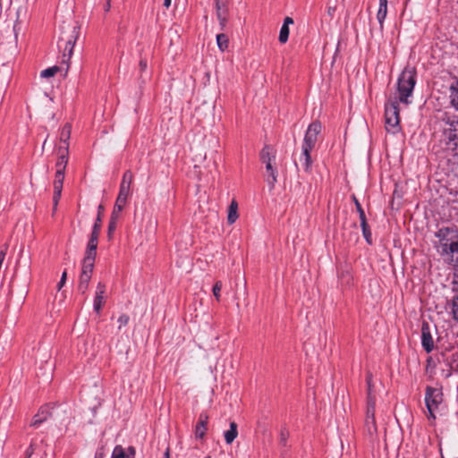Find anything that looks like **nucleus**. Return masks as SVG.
<instances>
[{
	"label": "nucleus",
	"mask_w": 458,
	"mask_h": 458,
	"mask_svg": "<svg viewBox=\"0 0 458 458\" xmlns=\"http://www.w3.org/2000/svg\"><path fill=\"white\" fill-rule=\"evenodd\" d=\"M416 70L407 66L403 69L397 80L396 93L390 96L385 105L386 130L396 133L400 130V103L408 106L409 99L416 85Z\"/></svg>",
	"instance_id": "obj_1"
},
{
	"label": "nucleus",
	"mask_w": 458,
	"mask_h": 458,
	"mask_svg": "<svg viewBox=\"0 0 458 458\" xmlns=\"http://www.w3.org/2000/svg\"><path fill=\"white\" fill-rule=\"evenodd\" d=\"M436 237L437 252L448 264L458 267V231L444 227L436 233Z\"/></svg>",
	"instance_id": "obj_2"
},
{
	"label": "nucleus",
	"mask_w": 458,
	"mask_h": 458,
	"mask_svg": "<svg viewBox=\"0 0 458 458\" xmlns=\"http://www.w3.org/2000/svg\"><path fill=\"white\" fill-rule=\"evenodd\" d=\"M440 142L446 150H458V116H445L443 119V131Z\"/></svg>",
	"instance_id": "obj_3"
},
{
	"label": "nucleus",
	"mask_w": 458,
	"mask_h": 458,
	"mask_svg": "<svg viewBox=\"0 0 458 458\" xmlns=\"http://www.w3.org/2000/svg\"><path fill=\"white\" fill-rule=\"evenodd\" d=\"M320 131L321 123L319 122L311 123L306 131L302 143L301 154V158H304V170L306 172H310L311 169L312 160L310 157V151L314 148Z\"/></svg>",
	"instance_id": "obj_4"
},
{
	"label": "nucleus",
	"mask_w": 458,
	"mask_h": 458,
	"mask_svg": "<svg viewBox=\"0 0 458 458\" xmlns=\"http://www.w3.org/2000/svg\"><path fill=\"white\" fill-rule=\"evenodd\" d=\"M275 154L271 147L266 145L260 152V159L266 165V170L267 173V182L270 188H274L277 181V173L276 168L273 167V161H275Z\"/></svg>",
	"instance_id": "obj_5"
},
{
	"label": "nucleus",
	"mask_w": 458,
	"mask_h": 458,
	"mask_svg": "<svg viewBox=\"0 0 458 458\" xmlns=\"http://www.w3.org/2000/svg\"><path fill=\"white\" fill-rule=\"evenodd\" d=\"M443 401L442 391L438 388L428 386L425 393V403L428 411V419H435L434 411Z\"/></svg>",
	"instance_id": "obj_6"
},
{
	"label": "nucleus",
	"mask_w": 458,
	"mask_h": 458,
	"mask_svg": "<svg viewBox=\"0 0 458 458\" xmlns=\"http://www.w3.org/2000/svg\"><path fill=\"white\" fill-rule=\"evenodd\" d=\"M80 28L78 26H72V31L66 38L62 37L61 40H65V47L63 54V62H69L73 52L74 45L79 37Z\"/></svg>",
	"instance_id": "obj_7"
},
{
	"label": "nucleus",
	"mask_w": 458,
	"mask_h": 458,
	"mask_svg": "<svg viewBox=\"0 0 458 458\" xmlns=\"http://www.w3.org/2000/svg\"><path fill=\"white\" fill-rule=\"evenodd\" d=\"M375 409L376 406H373L372 402H370L369 405H367L365 428L370 437H375L377 434V428L375 419Z\"/></svg>",
	"instance_id": "obj_8"
},
{
	"label": "nucleus",
	"mask_w": 458,
	"mask_h": 458,
	"mask_svg": "<svg viewBox=\"0 0 458 458\" xmlns=\"http://www.w3.org/2000/svg\"><path fill=\"white\" fill-rule=\"evenodd\" d=\"M65 172L56 171L55 180L53 182L54 195H53V206L54 211L56 209L59 200L62 196L63 184L64 180Z\"/></svg>",
	"instance_id": "obj_9"
},
{
	"label": "nucleus",
	"mask_w": 458,
	"mask_h": 458,
	"mask_svg": "<svg viewBox=\"0 0 458 458\" xmlns=\"http://www.w3.org/2000/svg\"><path fill=\"white\" fill-rule=\"evenodd\" d=\"M421 344L424 350L429 353L434 349V341L431 335L428 323L423 322L421 327Z\"/></svg>",
	"instance_id": "obj_10"
},
{
	"label": "nucleus",
	"mask_w": 458,
	"mask_h": 458,
	"mask_svg": "<svg viewBox=\"0 0 458 458\" xmlns=\"http://www.w3.org/2000/svg\"><path fill=\"white\" fill-rule=\"evenodd\" d=\"M133 181V174L130 170H127L123 175L120 184V190L117 197L128 199L131 193V185Z\"/></svg>",
	"instance_id": "obj_11"
},
{
	"label": "nucleus",
	"mask_w": 458,
	"mask_h": 458,
	"mask_svg": "<svg viewBox=\"0 0 458 458\" xmlns=\"http://www.w3.org/2000/svg\"><path fill=\"white\" fill-rule=\"evenodd\" d=\"M216 1V16L219 21L220 26L224 29L226 25L228 19V8L226 0H215Z\"/></svg>",
	"instance_id": "obj_12"
},
{
	"label": "nucleus",
	"mask_w": 458,
	"mask_h": 458,
	"mask_svg": "<svg viewBox=\"0 0 458 458\" xmlns=\"http://www.w3.org/2000/svg\"><path fill=\"white\" fill-rule=\"evenodd\" d=\"M56 154V171L65 172V168L69 159V150L66 149V146L57 147Z\"/></svg>",
	"instance_id": "obj_13"
},
{
	"label": "nucleus",
	"mask_w": 458,
	"mask_h": 458,
	"mask_svg": "<svg viewBox=\"0 0 458 458\" xmlns=\"http://www.w3.org/2000/svg\"><path fill=\"white\" fill-rule=\"evenodd\" d=\"M105 293H106V285H105V284L99 282L97 286L96 294H95V298H94V303H93L94 310L97 313L100 312L102 306L104 304Z\"/></svg>",
	"instance_id": "obj_14"
},
{
	"label": "nucleus",
	"mask_w": 458,
	"mask_h": 458,
	"mask_svg": "<svg viewBox=\"0 0 458 458\" xmlns=\"http://www.w3.org/2000/svg\"><path fill=\"white\" fill-rule=\"evenodd\" d=\"M208 423V416L207 413L202 412L199 414V421L195 426V437L196 438H203L206 435L207 426Z\"/></svg>",
	"instance_id": "obj_15"
},
{
	"label": "nucleus",
	"mask_w": 458,
	"mask_h": 458,
	"mask_svg": "<svg viewBox=\"0 0 458 458\" xmlns=\"http://www.w3.org/2000/svg\"><path fill=\"white\" fill-rule=\"evenodd\" d=\"M51 416V411L48 406H42L38 413L33 417L31 426L38 427L46 421Z\"/></svg>",
	"instance_id": "obj_16"
},
{
	"label": "nucleus",
	"mask_w": 458,
	"mask_h": 458,
	"mask_svg": "<svg viewBox=\"0 0 458 458\" xmlns=\"http://www.w3.org/2000/svg\"><path fill=\"white\" fill-rule=\"evenodd\" d=\"M292 24H293V19L289 16L285 17L279 32L278 40L281 44H284L287 42L289 38V25Z\"/></svg>",
	"instance_id": "obj_17"
},
{
	"label": "nucleus",
	"mask_w": 458,
	"mask_h": 458,
	"mask_svg": "<svg viewBox=\"0 0 458 458\" xmlns=\"http://www.w3.org/2000/svg\"><path fill=\"white\" fill-rule=\"evenodd\" d=\"M71 131H72L71 124L65 123L60 132L58 147L66 146V149L69 150V140L71 137Z\"/></svg>",
	"instance_id": "obj_18"
},
{
	"label": "nucleus",
	"mask_w": 458,
	"mask_h": 458,
	"mask_svg": "<svg viewBox=\"0 0 458 458\" xmlns=\"http://www.w3.org/2000/svg\"><path fill=\"white\" fill-rule=\"evenodd\" d=\"M238 203L235 199H233L228 207L227 212V223L233 225L238 219Z\"/></svg>",
	"instance_id": "obj_19"
},
{
	"label": "nucleus",
	"mask_w": 458,
	"mask_h": 458,
	"mask_svg": "<svg viewBox=\"0 0 458 458\" xmlns=\"http://www.w3.org/2000/svg\"><path fill=\"white\" fill-rule=\"evenodd\" d=\"M96 257L84 256L82 260L81 273L83 275L91 276L94 268Z\"/></svg>",
	"instance_id": "obj_20"
},
{
	"label": "nucleus",
	"mask_w": 458,
	"mask_h": 458,
	"mask_svg": "<svg viewBox=\"0 0 458 458\" xmlns=\"http://www.w3.org/2000/svg\"><path fill=\"white\" fill-rule=\"evenodd\" d=\"M387 0H379V7L377 13V19L380 24V28H383L384 21L387 14Z\"/></svg>",
	"instance_id": "obj_21"
},
{
	"label": "nucleus",
	"mask_w": 458,
	"mask_h": 458,
	"mask_svg": "<svg viewBox=\"0 0 458 458\" xmlns=\"http://www.w3.org/2000/svg\"><path fill=\"white\" fill-rule=\"evenodd\" d=\"M238 436L237 424L234 421L230 423V428L225 432V443L230 445Z\"/></svg>",
	"instance_id": "obj_22"
},
{
	"label": "nucleus",
	"mask_w": 458,
	"mask_h": 458,
	"mask_svg": "<svg viewBox=\"0 0 458 458\" xmlns=\"http://www.w3.org/2000/svg\"><path fill=\"white\" fill-rule=\"evenodd\" d=\"M127 199H123L122 197H117L114 210L112 212L111 217L114 219H118L120 213L123 211L124 206L126 205Z\"/></svg>",
	"instance_id": "obj_23"
},
{
	"label": "nucleus",
	"mask_w": 458,
	"mask_h": 458,
	"mask_svg": "<svg viewBox=\"0 0 458 458\" xmlns=\"http://www.w3.org/2000/svg\"><path fill=\"white\" fill-rule=\"evenodd\" d=\"M367 381V405H369L370 402L373 403V406H376V397L372 392V374L369 372L366 377Z\"/></svg>",
	"instance_id": "obj_24"
},
{
	"label": "nucleus",
	"mask_w": 458,
	"mask_h": 458,
	"mask_svg": "<svg viewBox=\"0 0 458 458\" xmlns=\"http://www.w3.org/2000/svg\"><path fill=\"white\" fill-rule=\"evenodd\" d=\"M90 279H91V276H87L86 274L85 275L81 274L80 281H79V284H78V290L82 294H84L87 292Z\"/></svg>",
	"instance_id": "obj_25"
},
{
	"label": "nucleus",
	"mask_w": 458,
	"mask_h": 458,
	"mask_svg": "<svg viewBox=\"0 0 458 458\" xmlns=\"http://www.w3.org/2000/svg\"><path fill=\"white\" fill-rule=\"evenodd\" d=\"M216 43L218 48L221 51H225V49H227L229 45L228 37L224 33L216 35Z\"/></svg>",
	"instance_id": "obj_26"
},
{
	"label": "nucleus",
	"mask_w": 458,
	"mask_h": 458,
	"mask_svg": "<svg viewBox=\"0 0 458 458\" xmlns=\"http://www.w3.org/2000/svg\"><path fill=\"white\" fill-rule=\"evenodd\" d=\"M98 242H97V241L89 239V242L87 244V249H86V251H85V256L96 257Z\"/></svg>",
	"instance_id": "obj_27"
},
{
	"label": "nucleus",
	"mask_w": 458,
	"mask_h": 458,
	"mask_svg": "<svg viewBox=\"0 0 458 458\" xmlns=\"http://www.w3.org/2000/svg\"><path fill=\"white\" fill-rule=\"evenodd\" d=\"M451 104L458 110V81L451 87Z\"/></svg>",
	"instance_id": "obj_28"
},
{
	"label": "nucleus",
	"mask_w": 458,
	"mask_h": 458,
	"mask_svg": "<svg viewBox=\"0 0 458 458\" xmlns=\"http://www.w3.org/2000/svg\"><path fill=\"white\" fill-rule=\"evenodd\" d=\"M360 226L362 229L363 236L367 242L371 243V232L369 230V225L367 224V219L360 221Z\"/></svg>",
	"instance_id": "obj_29"
},
{
	"label": "nucleus",
	"mask_w": 458,
	"mask_h": 458,
	"mask_svg": "<svg viewBox=\"0 0 458 458\" xmlns=\"http://www.w3.org/2000/svg\"><path fill=\"white\" fill-rule=\"evenodd\" d=\"M59 70L60 69L58 66H52V67L43 70L40 72V76L42 78H50V77L55 76Z\"/></svg>",
	"instance_id": "obj_30"
},
{
	"label": "nucleus",
	"mask_w": 458,
	"mask_h": 458,
	"mask_svg": "<svg viewBox=\"0 0 458 458\" xmlns=\"http://www.w3.org/2000/svg\"><path fill=\"white\" fill-rule=\"evenodd\" d=\"M112 458H130L128 454H126L124 449L121 445H116L114 448Z\"/></svg>",
	"instance_id": "obj_31"
},
{
	"label": "nucleus",
	"mask_w": 458,
	"mask_h": 458,
	"mask_svg": "<svg viewBox=\"0 0 458 458\" xmlns=\"http://www.w3.org/2000/svg\"><path fill=\"white\" fill-rule=\"evenodd\" d=\"M289 436H290V434L286 428H281V430H280V444L283 446H285L287 445V440L289 438Z\"/></svg>",
	"instance_id": "obj_32"
},
{
	"label": "nucleus",
	"mask_w": 458,
	"mask_h": 458,
	"mask_svg": "<svg viewBox=\"0 0 458 458\" xmlns=\"http://www.w3.org/2000/svg\"><path fill=\"white\" fill-rule=\"evenodd\" d=\"M452 314L455 320H458V294L452 301Z\"/></svg>",
	"instance_id": "obj_33"
},
{
	"label": "nucleus",
	"mask_w": 458,
	"mask_h": 458,
	"mask_svg": "<svg viewBox=\"0 0 458 458\" xmlns=\"http://www.w3.org/2000/svg\"><path fill=\"white\" fill-rule=\"evenodd\" d=\"M353 200H354V203H355L356 209H357V211L359 213L360 220V221L366 220L365 212H364L360 203L359 202V200L356 199L355 196H353Z\"/></svg>",
	"instance_id": "obj_34"
},
{
	"label": "nucleus",
	"mask_w": 458,
	"mask_h": 458,
	"mask_svg": "<svg viewBox=\"0 0 458 458\" xmlns=\"http://www.w3.org/2000/svg\"><path fill=\"white\" fill-rule=\"evenodd\" d=\"M222 282L221 281H217L216 282V284H214L213 286V294L214 296L216 297V301H219L220 300V292L222 290Z\"/></svg>",
	"instance_id": "obj_35"
},
{
	"label": "nucleus",
	"mask_w": 458,
	"mask_h": 458,
	"mask_svg": "<svg viewBox=\"0 0 458 458\" xmlns=\"http://www.w3.org/2000/svg\"><path fill=\"white\" fill-rule=\"evenodd\" d=\"M130 318L126 314H123L118 318V328L121 329L123 327H125L129 323Z\"/></svg>",
	"instance_id": "obj_36"
},
{
	"label": "nucleus",
	"mask_w": 458,
	"mask_h": 458,
	"mask_svg": "<svg viewBox=\"0 0 458 458\" xmlns=\"http://www.w3.org/2000/svg\"><path fill=\"white\" fill-rule=\"evenodd\" d=\"M103 212H104V206L100 204L98 207V216H97L96 221L94 223V225H98L99 228H101V216H102Z\"/></svg>",
	"instance_id": "obj_37"
},
{
	"label": "nucleus",
	"mask_w": 458,
	"mask_h": 458,
	"mask_svg": "<svg viewBox=\"0 0 458 458\" xmlns=\"http://www.w3.org/2000/svg\"><path fill=\"white\" fill-rule=\"evenodd\" d=\"M99 232L100 228L98 227V225H94L89 239L98 242Z\"/></svg>",
	"instance_id": "obj_38"
},
{
	"label": "nucleus",
	"mask_w": 458,
	"mask_h": 458,
	"mask_svg": "<svg viewBox=\"0 0 458 458\" xmlns=\"http://www.w3.org/2000/svg\"><path fill=\"white\" fill-rule=\"evenodd\" d=\"M38 447V445L34 442H32L30 444V445L29 446V448L26 450V453H25V458H30L34 453H35V449Z\"/></svg>",
	"instance_id": "obj_39"
},
{
	"label": "nucleus",
	"mask_w": 458,
	"mask_h": 458,
	"mask_svg": "<svg viewBox=\"0 0 458 458\" xmlns=\"http://www.w3.org/2000/svg\"><path fill=\"white\" fill-rule=\"evenodd\" d=\"M116 221L117 219H114L111 217L109 225H108V236L111 238L113 232L116 228Z\"/></svg>",
	"instance_id": "obj_40"
},
{
	"label": "nucleus",
	"mask_w": 458,
	"mask_h": 458,
	"mask_svg": "<svg viewBox=\"0 0 458 458\" xmlns=\"http://www.w3.org/2000/svg\"><path fill=\"white\" fill-rule=\"evenodd\" d=\"M66 277H67V273L66 271H64L63 274H62V276H61V279L57 284V290L60 291L63 286L64 285L65 282H66Z\"/></svg>",
	"instance_id": "obj_41"
},
{
	"label": "nucleus",
	"mask_w": 458,
	"mask_h": 458,
	"mask_svg": "<svg viewBox=\"0 0 458 458\" xmlns=\"http://www.w3.org/2000/svg\"><path fill=\"white\" fill-rule=\"evenodd\" d=\"M139 66H140V70L141 72H145L147 67H148L147 60L146 59H140Z\"/></svg>",
	"instance_id": "obj_42"
},
{
	"label": "nucleus",
	"mask_w": 458,
	"mask_h": 458,
	"mask_svg": "<svg viewBox=\"0 0 458 458\" xmlns=\"http://www.w3.org/2000/svg\"><path fill=\"white\" fill-rule=\"evenodd\" d=\"M110 3H111V0H107L106 1V4H105V11L106 12H108L110 10V8H111V4Z\"/></svg>",
	"instance_id": "obj_43"
},
{
	"label": "nucleus",
	"mask_w": 458,
	"mask_h": 458,
	"mask_svg": "<svg viewBox=\"0 0 458 458\" xmlns=\"http://www.w3.org/2000/svg\"><path fill=\"white\" fill-rule=\"evenodd\" d=\"M172 0H164V6L169 8L171 6Z\"/></svg>",
	"instance_id": "obj_44"
},
{
	"label": "nucleus",
	"mask_w": 458,
	"mask_h": 458,
	"mask_svg": "<svg viewBox=\"0 0 458 458\" xmlns=\"http://www.w3.org/2000/svg\"><path fill=\"white\" fill-rule=\"evenodd\" d=\"M128 451L130 452V454H131V455H134V454H135V449H134L133 447H131H131H129V448H128Z\"/></svg>",
	"instance_id": "obj_45"
},
{
	"label": "nucleus",
	"mask_w": 458,
	"mask_h": 458,
	"mask_svg": "<svg viewBox=\"0 0 458 458\" xmlns=\"http://www.w3.org/2000/svg\"><path fill=\"white\" fill-rule=\"evenodd\" d=\"M165 458H170V455H169V449H167L165 453Z\"/></svg>",
	"instance_id": "obj_46"
},
{
	"label": "nucleus",
	"mask_w": 458,
	"mask_h": 458,
	"mask_svg": "<svg viewBox=\"0 0 458 458\" xmlns=\"http://www.w3.org/2000/svg\"><path fill=\"white\" fill-rule=\"evenodd\" d=\"M43 455H44V456H47V451H46V450H44V451H43L42 455H41V458L43 457Z\"/></svg>",
	"instance_id": "obj_47"
},
{
	"label": "nucleus",
	"mask_w": 458,
	"mask_h": 458,
	"mask_svg": "<svg viewBox=\"0 0 458 458\" xmlns=\"http://www.w3.org/2000/svg\"><path fill=\"white\" fill-rule=\"evenodd\" d=\"M205 458H210V456H206Z\"/></svg>",
	"instance_id": "obj_48"
}]
</instances>
